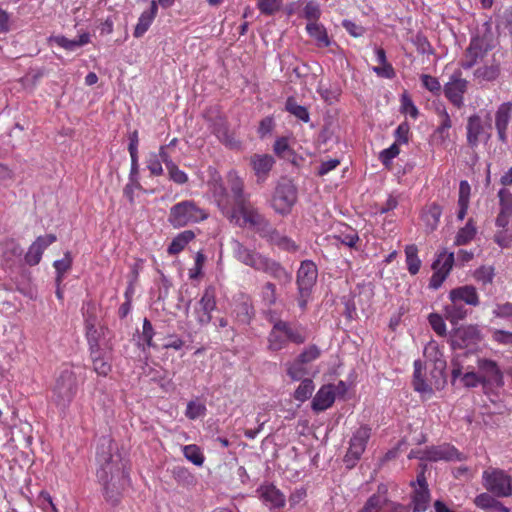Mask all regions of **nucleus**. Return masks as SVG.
Instances as JSON below:
<instances>
[{
	"label": "nucleus",
	"instance_id": "38",
	"mask_svg": "<svg viewBox=\"0 0 512 512\" xmlns=\"http://www.w3.org/2000/svg\"><path fill=\"white\" fill-rule=\"evenodd\" d=\"M332 238L336 241V243H340L349 248L356 247V244L360 240L358 233L348 226H345L344 230H340L338 233L334 234Z\"/></svg>",
	"mask_w": 512,
	"mask_h": 512
},
{
	"label": "nucleus",
	"instance_id": "8",
	"mask_svg": "<svg viewBox=\"0 0 512 512\" xmlns=\"http://www.w3.org/2000/svg\"><path fill=\"white\" fill-rule=\"evenodd\" d=\"M492 125L489 120L484 121L479 115L468 117L466 124V139L471 148H476L480 143H487L491 138Z\"/></svg>",
	"mask_w": 512,
	"mask_h": 512
},
{
	"label": "nucleus",
	"instance_id": "40",
	"mask_svg": "<svg viewBox=\"0 0 512 512\" xmlns=\"http://www.w3.org/2000/svg\"><path fill=\"white\" fill-rule=\"evenodd\" d=\"M407 269L411 275H416L421 267V260L418 257V249L415 245H408L405 248Z\"/></svg>",
	"mask_w": 512,
	"mask_h": 512
},
{
	"label": "nucleus",
	"instance_id": "43",
	"mask_svg": "<svg viewBox=\"0 0 512 512\" xmlns=\"http://www.w3.org/2000/svg\"><path fill=\"white\" fill-rule=\"evenodd\" d=\"M314 388L313 381L310 378H304L294 392L295 400L305 402L311 397Z\"/></svg>",
	"mask_w": 512,
	"mask_h": 512
},
{
	"label": "nucleus",
	"instance_id": "63",
	"mask_svg": "<svg viewBox=\"0 0 512 512\" xmlns=\"http://www.w3.org/2000/svg\"><path fill=\"white\" fill-rule=\"evenodd\" d=\"M321 351L316 345H310L297 358L306 365L320 357Z\"/></svg>",
	"mask_w": 512,
	"mask_h": 512
},
{
	"label": "nucleus",
	"instance_id": "62",
	"mask_svg": "<svg viewBox=\"0 0 512 512\" xmlns=\"http://www.w3.org/2000/svg\"><path fill=\"white\" fill-rule=\"evenodd\" d=\"M304 17L309 22H317L321 15L320 6L314 1H309L304 7Z\"/></svg>",
	"mask_w": 512,
	"mask_h": 512
},
{
	"label": "nucleus",
	"instance_id": "3",
	"mask_svg": "<svg viewBox=\"0 0 512 512\" xmlns=\"http://www.w3.org/2000/svg\"><path fill=\"white\" fill-rule=\"evenodd\" d=\"M234 258L255 271L265 273L275 280L283 283L290 282L292 275L282 264L253 248L245 246L238 240L231 242Z\"/></svg>",
	"mask_w": 512,
	"mask_h": 512
},
{
	"label": "nucleus",
	"instance_id": "28",
	"mask_svg": "<svg viewBox=\"0 0 512 512\" xmlns=\"http://www.w3.org/2000/svg\"><path fill=\"white\" fill-rule=\"evenodd\" d=\"M261 235L267 237L272 244L284 250L294 251L297 248L293 240L287 236L281 235L277 230L271 228L270 225H268V228Z\"/></svg>",
	"mask_w": 512,
	"mask_h": 512
},
{
	"label": "nucleus",
	"instance_id": "29",
	"mask_svg": "<svg viewBox=\"0 0 512 512\" xmlns=\"http://www.w3.org/2000/svg\"><path fill=\"white\" fill-rule=\"evenodd\" d=\"M465 305L466 304L459 301L450 300V304H447L444 308L446 319L452 324H456L458 321L463 320L469 312Z\"/></svg>",
	"mask_w": 512,
	"mask_h": 512
},
{
	"label": "nucleus",
	"instance_id": "64",
	"mask_svg": "<svg viewBox=\"0 0 512 512\" xmlns=\"http://www.w3.org/2000/svg\"><path fill=\"white\" fill-rule=\"evenodd\" d=\"M372 71L377 76L386 78V79H393L396 76L395 70L389 62L381 64L380 66L372 67Z\"/></svg>",
	"mask_w": 512,
	"mask_h": 512
},
{
	"label": "nucleus",
	"instance_id": "46",
	"mask_svg": "<svg viewBox=\"0 0 512 512\" xmlns=\"http://www.w3.org/2000/svg\"><path fill=\"white\" fill-rule=\"evenodd\" d=\"M285 107L289 113L303 122H308L310 120L307 108L299 105L293 98L290 97L287 99Z\"/></svg>",
	"mask_w": 512,
	"mask_h": 512
},
{
	"label": "nucleus",
	"instance_id": "50",
	"mask_svg": "<svg viewBox=\"0 0 512 512\" xmlns=\"http://www.w3.org/2000/svg\"><path fill=\"white\" fill-rule=\"evenodd\" d=\"M260 296L265 305H267V306L274 305L277 300L275 284L272 282H266L261 287Z\"/></svg>",
	"mask_w": 512,
	"mask_h": 512
},
{
	"label": "nucleus",
	"instance_id": "24",
	"mask_svg": "<svg viewBox=\"0 0 512 512\" xmlns=\"http://www.w3.org/2000/svg\"><path fill=\"white\" fill-rule=\"evenodd\" d=\"M449 299L456 300L466 305L477 306L479 304V296L475 287L465 285L452 289L449 292Z\"/></svg>",
	"mask_w": 512,
	"mask_h": 512
},
{
	"label": "nucleus",
	"instance_id": "56",
	"mask_svg": "<svg viewBox=\"0 0 512 512\" xmlns=\"http://www.w3.org/2000/svg\"><path fill=\"white\" fill-rule=\"evenodd\" d=\"M154 335L155 331L151 322L147 318H145L143 320L140 341H142L147 347H155V344L153 342Z\"/></svg>",
	"mask_w": 512,
	"mask_h": 512
},
{
	"label": "nucleus",
	"instance_id": "41",
	"mask_svg": "<svg viewBox=\"0 0 512 512\" xmlns=\"http://www.w3.org/2000/svg\"><path fill=\"white\" fill-rule=\"evenodd\" d=\"M387 498L385 493H376L368 498L365 505L359 512H380L386 504Z\"/></svg>",
	"mask_w": 512,
	"mask_h": 512
},
{
	"label": "nucleus",
	"instance_id": "19",
	"mask_svg": "<svg viewBox=\"0 0 512 512\" xmlns=\"http://www.w3.org/2000/svg\"><path fill=\"white\" fill-rule=\"evenodd\" d=\"M418 487L414 489L411 497L413 512H424L428 509L431 501L430 491L424 476L417 478Z\"/></svg>",
	"mask_w": 512,
	"mask_h": 512
},
{
	"label": "nucleus",
	"instance_id": "37",
	"mask_svg": "<svg viewBox=\"0 0 512 512\" xmlns=\"http://www.w3.org/2000/svg\"><path fill=\"white\" fill-rule=\"evenodd\" d=\"M285 366H286L287 375L293 381L303 380L309 374L307 365L305 363H303L302 361H300L299 358H296L295 360H293L291 362H287L285 364Z\"/></svg>",
	"mask_w": 512,
	"mask_h": 512
},
{
	"label": "nucleus",
	"instance_id": "18",
	"mask_svg": "<svg viewBox=\"0 0 512 512\" xmlns=\"http://www.w3.org/2000/svg\"><path fill=\"white\" fill-rule=\"evenodd\" d=\"M257 493L263 503L270 509L282 508L285 506V495L273 484H262Z\"/></svg>",
	"mask_w": 512,
	"mask_h": 512
},
{
	"label": "nucleus",
	"instance_id": "16",
	"mask_svg": "<svg viewBox=\"0 0 512 512\" xmlns=\"http://www.w3.org/2000/svg\"><path fill=\"white\" fill-rule=\"evenodd\" d=\"M512 118V102L502 103L495 112V129L498 140L506 144L508 142V126Z\"/></svg>",
	"mask_w": 512,
	"mask_h": 512
},
{
	"label": "nucleus",
	"instance_id": "60",
	"mask_svg": "<svg viewBox=\"0 0 512 512\" xmlns=\"http://www.w3.org/2000/svg\"><path fill=\"white\" fill-rule=\"evenodd\" d=\"M494 270L492 267L482 266L478 268L474 273L476 281L483 285L490 284L493 281Z\"/></svg>",
	"mask_w": 512,
	"mask_h": 512
},
{
	"label": "nucleus",
	"instance_id": "31",
	"mask_svg": "<svg viewBox=\"0 0 512 512\" xmlns=\"http://www.w3.org/2000/svg\"><path fill=\"white\" fill-rule=\"evenodd\" d=\"M308 34L314 38L319 47H328L331 41L328 37L327 31L322 24L318 22H309L306 26Z\"/></svg>",
	"mask_w": 512,
	"mask_h": 512
},
{
	"label": "nucleus",
	"instance_id": "47",
	"mask_svg": "<svg viewBox=\"0 0 512 512\" xmlns=\"http://www.w3.org/2000/svg\"><path fill=\"white\" fill-rule=\"evenodd\" d=\"M234 313L239 322L248 324L253 316V308L247 301L236 304Z\"/></svg>",
	"mask_w": 512,
	"mask_h": 512
},
{
	"label": "nucleus",
	"instance_id": "26",
	"mask_svg": "<svg viewBox=\"0 0 512 512\" xmlns=\"http://www.w3.org/2000/svg\"><path fill=\"white\" fill-rule=\"evenodd\" d=\"M426 459L430 461L458 459V451L455 447L445 444L431 447L426 450Z\"/></svg>",
	"mask_w": 512,
	"mask_h": 512
},
{
	"label": "nucleus",
	"instance_id": "52",
	"mask_svg": "<svg viewBox=\"0 0 512 512\" xmlns=\"http://www.w3.org/2000/svg\"><path fill=\"white\" fill-rule=\"evenodd\" d=\"M474 75L480 80L491 81L498 77L499 68L497 65L479 67L475 70Z\"/></svg>",
	"mask_w": 512,
	"mask_h": 512
},
{
	"label": "nucleus",
	"instance_id": "22",
	"mask_svg": "<svg viewBox=\"0 0 512 512\" xmlns=\"http://www.w3.org/2000/svg\"><path fill=\"white\" fill-rule=\"evenodd\" d=\"M158 13V4L155 0H151L148 7L141 13L138 22L134 28L133 36L135 38L142 37L152 25Z\"/></svg>",
	"mask_w": 512,
	"mask_h": 512
},
{
	"label": "nucleus",
	"instance_id": "34",
	"mask_svg": "<svg viewBox=\"0 0 512 512\" xmlns=\"http://www.w3.org/2000/svg\"><path fill=\"white\" fill-rule=\"evenodd\" d=\"M195 235L190 230H185L181 233H179L173 240L171 241L170 245L168 246L167 252L170 255H177L180 253L184 248L187 246V244L194 239Z\"/></svg>",
	"mask_w": 512,
	"mask_h": 512
},
{
	"label": "nucleus",
	"instance_id": "44",
	"mask_svg": "<svg viewBox=\"0 0 512 512\" xmlns=\"http://www.w3.org/2000/svg\"><path fill=\"white\" fill-rule=\"evenodd\" d=\"M184 457L196 466H202L205 460L200 448L195 444L185 445L182 448Z\"/></svg>",
	"mask_w": 512,
	"mask_h": 512
},
{
	"label": "nucleus",
	"instance_id": "1",
	"mask_svg": "<svg viewBox=\"0 0 512 512\" xmlns=\"http://www.w3.org/2000/svg\"><path fill=\"white\" fill-rule=\"evenodd\" d=\"M116 449V444L110 437H102L96 452V461L99 466L96 476L102 485L106 502L112 506L120 503L122 490L128 477L121 456L114 453Z\"/></svg>",
	"mask_w": 512,
	"mask_h": 512
},
{
	"label": "nucleus",
	"instance_id": "30",
	"mask_svg": "<svg viewBox=\"0 0 512 512\" xmlns=\"http://www.w3.org/2000/svg\"><path fill=\"white\" fill-rule=\"evenodd\" d=\"M477 234L476 223L473 218H469L465 226L460 228L455 236L454 244L462 246L470 243Z\"/></svg>",
	"mask_w": 512,
	"mask_h": 512
},
{
	"label": "nucleus",
	"instance_id": "25",
	"mask_svg": "<svg viewBox=\"0 0 512 512\" xmlns=\"http://www.w3.org/2000/svg\"><path fill=\"white\" fill-rule=\"evenodd\" d=\"M252 168L259 180H264L275 161L272 156L267 154H255L250 158Z\"/></svg>",
	"mask_w": 512,
	"mask_h": 512
},
{
	"label": "nucleus",
	"instance_id": "17",
	"mask_svg": "<svg viewBox=\"0 0 512 512\" xmlns=\"http://www.w3.org/2000/svg\"><path fill=\"white\" fill-rule=\"evenodd\" d=\"M56 240L57 237L54 234H47L37 237L25 254V262L30 266L37 265L41 261L45 249Z\"/></svg>",
	"mask_w": 512,
	"mask_h": 512
},
{
	"label": "nucleus",
	"instance_id": "58",
	"mask_svg": "<svg viewBox=\"0 0 512 512\" xmlns=\"http://www.w3.org/2000/svg\"><path fill=\"white\" fill-rule=\"evenodd\" d=\"M206 413V407L204 404L196 401H190L187 404L185 415L191 420H195Z\"/></svg>",
	"mask_w": 512,
	"mask_h": 512
},
{
	"label": "nucleus",
	"instance_id": "53",
	"mask_svg": "<svg viewBox=\"0 0 512 512\" xmlns=\"http://www.w3.org/2000/svg\"><path fill=\"white\" fill-rule=\"evenodd\" d=\"M495 497L496 496H494L490 492H484L475 497L474 503L478 508L482 510L493 509L497 502V499Z\"/></svg>",
	"mask_w": 512,
	"mask_h": 512
},
{
	"label": "nucleus",
	"instance_id": "2",
	"mask_svg": "<svg viewBox=\"0 0 512 512\" xmlns=\"http://www.w3.org/2000/svg\"><path fill=\"white\" fill-rule=\"evenodd\" d=\"M208 187L221 213L233 224L243 228L249 226L262 234L269 225L266 218L251 204L250 200L232 206L231 198L221 176L213 170Z\"/></svg>",
	"mask_w": 512,
	"mask_h": 512
},
{
	"label": "nucleus",
	"instance_id": "59",
	"mask_svg": "<svg viewBox=\"0 0 512 512\" xmlns=\"http://www.w3.org/2000/svg\"><path fill=\"white\" fill-rule=\"evenodd\" d=\"M498 197L500 205L499 211L512 213V193L509 190L502 188L498 192Z\"/></svg>",
	"mask_w": 512,
	"mask_h": 512
},
{
	"label": "nucleus",
	"instance_id": "32",
	"mask_svg": "<svg viewBox=\"0 0 512 512\" xmlns=\"http://www.w3.org/2000/svg\"><path fill=\"white\" fill-rule=\"evenodd\" d=\"M277 329L284 330L287 341L295 344H302L306 341V335L302 328H294L288 322L278 320Z\"/></svg>",
	"mask_w": 512,
	"mask_h": 512
},
{
	"label": "nucleus",
	"instance_id": "5",
	"mask_svg": "<svg viewBox=\"0 0 512 512\" xmlns=\"http://www.w3.org/2000/svg\"><path fill=\"white\" fill-rule=\"evenodd\" d=\"M207 216V213L194 201L184 200L170 208L168 221L173 227L181 228L192 223L203 221Z\"/></svg>",
	"mask_w": 512,
	"mask_h": 512
},
{
	"label": "nucleus",
	"instance_id": "42",
	"mask_svg": "<svg viewBox=\"0 0 512 512\" xmlns=\"http://www.w3.org/2000/svg\"><path fill=\"white\" fill-rule=\"evenodd\" d=\"M414 389L420 393L431 392V387L425 382L422 375V363L419 360L414 361V375H413Z\"/></svg>",
	"mask_w": 512,
	"mask_h": 512
},
{
	"label": "nucleus",
	"instance_id": "51",
	"mask_svg": "<svg viewBox=\"0 0 512 512\" xmlns=\"http://www.w3.org/2000/svg\"><path fill=\"white\" fill-rule=\"evenodd\" d=\"M464 387L474 388L482 385L481 377L479 373H476L473 369L467 368L466 371L458 378Z\"/></svg>",
	"mask_w": 512,
	"mask_h": 512
},
{
	"label": "nucleus",
	"instance_id": "11",
	"mask_svg": "<svg viewBox=\"0 0 512 512\" xmlns=\"http://www.w3.org/2000/svg\"><path fill=\"white\" fill-rule=\"evenodd\" d=\"M370 432L371 429L367 426H361L354 432L344 459L348 467L354 466L360 459L370 438Z\"/></svg>",
	"mask_w": 512,
	"mask_h": 512
},
{
	"label": "nucleus",
	"instance_id": "57",
	"mask_svg": "<svg viewBox=\"0 0 512 512\" xmlns=\"http://www.w3.org/2000/svg\"><path fill=\"white\" fill-rule=\"evenodd\" d=\"M168 176L171 181L178 185L186 184L189 180L188 175L174 163L167 168Z\"/></svg>",
	"mask_w": 512,
	"mask_h": 512
},
{
	"label": "nucleus",
	"instance_id": "61",
	"mask_svg": "<svg viewBox=\"0 0 512 512\" xmlns=\"http://www.w3.org/2000/svg\"><path fill=\"white\" fill-rule=\"evenodd\" d=\"M428 321H429V324L431 325L432 329L439 336L446 335V324L441 315H439L437 313H431L428 317Z\"/></svg>",
	"mask_w": 512,
	"mask_h": 512
},
{
	"label": "nucleus",
	"instance_id": "6",
	"mask_svg": "<svg viewBox=\"0 0 512 512\" xmlns=\"http://www.w3.org/2000/svg\"><path fill=\"white\" fill-rule=\"evenodd\" d=\"M483 487L496 497L512 495V477L499 468H488L482 473Z\"/></svg>",
	"mask_w": 512,
	"mask_h": 512
},
{
	"label": "nucleus",
	"instance_id": "39",
	"mask_svg": "<svg viewBox=\"0 0 512 512\" xmlns=\"http://www.w3.org/2000/svg\"><path fill=\"white\" fill-rule=\"evenodd\" d=\"M269 349L272 351H279L283 349L287 344V338L284 334V330L277 329V321L274 323L273 328L268 337Z\"/></svg>",
	"mask_w": 512,
	"mask_h": 512
},
{
	"label": "nucleus",
	"instance_id": "21",
	"mask_svg": "<svg viewBox=\"0 0 512 512\" xmlns=\"http://www.w3.org/2000/svg\"><path fill=\"white\" fill-rule=\"evenodd\" d=\"M227 183L229 186L232 206H236L240 202H244L249 199V194L245 193L244 181L234 170L227 173Z\"/></svg>",
	"mask_w": 512,
	"mask_h": 512
},
{
	"label": "nucleus",
	"instance_id": "10",
	"mask_svg": "<svg viewBox=\"0 0 512 512\" xmlns=\"http://www.w3.org/2000/svg\"><path fill=\"white\" fill-rule=\"evenodd\" d=\"M468 88V81L462 78L460 70L455 71L444 85L443 92L445 97L457 108L464 105V94Z\"/></svg>",
	"mask_w": 512,
	"mask_h": 512
},
{
	"label": "nucleus",
	"instance_id": "12",
	"mask_svg": "<svg viewBox=\"0 0 512 512\" xmlns=\"http://www.w3.org/2000/svg\"><path fill=\"white\" fill-rule=\"evenodd\" d=\"M216 309V289L210 285L206 287L195 307L196 320L200 325H207L212 319L211 313Z\"/></svg>",
	"mask_w": 512,
	"mask_h": 512
},
{
	"label": "nucleus",
	"instance_id": "7",
	"mask_svg": "<svg viewBox=\"0 0 512 512\" xmlns=\"http://www.w3.org/2000/svg\"><path fill=\"white\" fill-rule=\"evenodd\" d=\"M484 26L486 29L483 35H476L471 39L464 59L461 62V67L464 69H471L478 64L493 47V38L489 31V25L485 23Z\"/></svg>",
	"mask_w": 512,
	"mask_h": 512
},
{
	"label": "nucleus",
	"instance_id": "27",
	"mask_svg": "<svg viewBox=\"0 0 512 512\" xmlns=\"http://www.w3.org/2000/svg\"><path fill=\"white\" fill-rule=\"evenodd\" d=\"M50 41L65 50L74 51L75 49L88 44L90 42V35L88 33H83L79 35L77 39L72 40L65 36L58 35L51 37Z\"/></svg>",
	"mask_w": 512,
	"mask_h": 512
},
{
	"label": "nucleus",
	"instance_id": "45",
	"mask_svg": "<svg viewBox=\"0 0 512 512\" xmlns=\"http://www.w3.org/2000/svg\"><path fill=\"white\" fill-rule=\"evenodd\" d=\"M73 262L72 255L69 251L64 253V257L62 259L56 260L53 263V267L56 270V280L57 282H61L65 273L71 269Z\"/></svg>",
	"mask_w": 512,
	"mask_h": 512
},
{
	"label": "nucleus",
	"instance_id": "54",
	"mask_svg": "<svg viewBox=\"0 0 512 512\" xmlns=\"http://www.w3.org/2000/svg\"><path fill=\"white\" fill-rule=\"evenodd\" d=\"M420 80L422 82V86L432 94L439 95L441 93L442 87L436 77L428 74H422L420 76Z\"/></svg>",
	"mask_w": 512,
	"mask_h": 512
},
{
	"label": "nucleus",
	"instance_id": "20",
	"mask_svg": "<svg viewBox=\"0 0 512 512\" xmlns=\"http://www.w3.org/2000/svg\"><path fill=\"white\" fill-rule=\"evenodd\" d=\"M318 276V270L314 262L305 260L301 263L297 272L298 289L312 290Z\"/></svg>",
	"mask_w": 512,
	"mask_h": 512
},
{
	"label": "nucleus",
	"instance_id": "14",
	"mask_svg": "<svg viewBox=\"0 0 512 512\" xmlns=\"http://www.w3.org/2000/svg\"><path fill=\"white\" fill-rule=\"evenodd\" d=\"M480 340V331L476 326L468 325L457 328L451 335L453 349L466 348Z\"/></svg>",
	"mask_w": 512,
	"mask_h": 512
},
{
	"label": "nucleus",
	"instance_id": "35",
	"mask_svg": "<svg viewBox=\"0 0 512 512\" xmlns=\"http://www.w3.org/2000/svg\"><path fill=\"white\" fill-rule=\"evenodd\" d=\"M90 356L93 363V370L99 376L105 377L111 372L112 366L109 361L103 357L101 349L90 351Z\"/></svg>",
	"mask_w": 512,
	"mask_h": 512
},
{
	"label": "nucleus",
	"instance_id": "36",
	"mask_svg": "<svg viewBox=\"0 0 512 512\" xmlns=\"http://www.w3.org/2000/svg\"><path fill=\"white\" fill-rule=\"evenodd\" d=\"M454 264V253L442 251L438 254L436 260L432 264L434 271L441 272L448 276Z\"/></svg>",
	"mask_w": 512,
	"mask_h": 512
},
{
	"label": "nucleus",
	"instance_id": "9",
	"mask_svg": "<svg viewBox=\"0 0 512 512\" xmlns=\"http://www.w3.org/2000/svg\"><path fill=\"white\" fill-rule=\"evenodd\" d=\"M297 200V189L290 181H284L276 187L273 199V209L282 215L288 214Z\"/></svg>",
	"mask_w": 512,
	"mask_h": 512
},
{
	"label": "nucleus",
	"instance_id": "13",
	"mask_svg": "<svg viewBox=\"0 0 512 512\" xmlns=\"http://www.w3.org/2000/svg\"><path fill=\"white\" fill-rule=\"evenodd\" d=\"M477 366L483 387L503 386V374L495 361L489 359H478Z\"/></svg>",
	"mask_w": 512,
	"mask_h": 512
},
{
	"label": "nucleus",
	"instance_id": "55",
	"mask_svg": "<svg viewBox=\"0 0 512 512\" xmlns=\"http://www.w3.org/2000/svg\"><path fill=\"white\" fill-rule=\"evenodd\" d=\"M282 5L281 0H258L257 7L262 14L272 15L280 10Z\"/></svg>",
	"mask_w": 512,
	"mask_h": 512
},
{
	"label": "nucleus",
	"instance_id": "15",
	"mask_svg": "<svg viewBox=\"0 0 512 512\" xmlns=\"http://www.w3.org/2000/svg\"><path fill=\"white\" fill-rule=\"evenodd\" d=\"M436 113L439 117V124L432 134V139L436 144L445 146L450 140V130L452 128L451 117L443 105L436 107Z\"/></svg>",
	"mask_w": 512,
	"mask_h": 512
},
{
	"label": "nucleus",
	"instance_id": "4",
	"mask_svg": "<svg viewBox=\"0 0 512 512\" xmlns=\"http://www.w3.org/2000/svg\"><path fill=\"white\" fill-rule=\"evenodd\" d=\"M78 389L76 373L71 366H64L55 379L52 399L60 407L66 408L74 399Z\"/></svg>",
	"mask_w": 512,
	"mask_h": 512
},
{
	"label": "nucleus",
	"instance_id": "33",
	"mask_svg": "<svg viewBox=\"0 0 512 512\" xmlns=\"http://www.w3.org/2000/svg\"><path fill=\"white\" fill-rule=\"evenodd\" d=\"M442 214V209L439 205L433 203L422 213V220L425 223L428 231H434L439 222Z\"/></svg>",
	"mask_w": 512,
	"mask_h": 512
},
{
	"label": "nucleus",
	"instance_id": "48",
	"mask_svg": "<svg viewBox=\"0 0 512 512\" xmlns=\"http://www.w3.org/2000/svg\"><path fill=\"white\" fill-rule=\"evenodd\" d=\"M467 357V353H462L455 355L451 360L452 383H455V381L464 373V362Z\"/></svg>",
	"mask_w": 512,
	"mask_h": 512
},
{
	"label": "nucleus",
	"instance_id": "23",
	"mask_svg": "<svg viewBox=\"0 0 512 512\" xmlns=\"http://www.w3.org/2000/svg\"><path fill=\"white\" fill-rule=\"evenodd\" d=\"M335 401V393L332 385L322 386L314 396L311 407L315 412H321L329 407Z\"/></svg>",
	"mask_w": 512,
	"mask_h": 512
},
{
	"label": "nucleus",
	"instance_id": "49",
	"mask_svg": "<svg viewBox=\"0 0 512 512\" xmlns=\"http://www.w3.org/2000/svg\"><path fill=\"white\" fill-rule=\"evenodd\" d=\"M146 168L149 170L151 176H161L164 172L162 163L156 152H149L145 159Z\"/></svg>",
	"mask_w": 512,
	"mask_h": 512
}]
</instances>
